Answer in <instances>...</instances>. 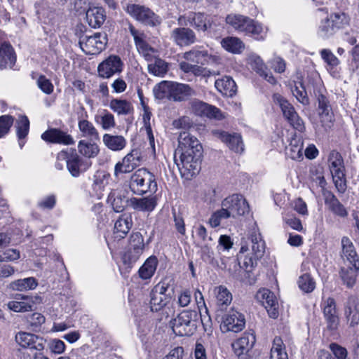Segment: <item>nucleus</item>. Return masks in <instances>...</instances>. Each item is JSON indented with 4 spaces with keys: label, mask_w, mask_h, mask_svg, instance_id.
Segmentation results:
<instances>
[{
    "label": "nucleus",
    "mask_w": 359,
    "mask_h": 359,
    "mask_svg": "<svg viewBox=\"0 0 359 359\" xmlns=\"http://www.w3.org/2000/svg\"><path fill=\"white\" fill-rule=\"evenodd\" d=\"M249 243L241 246L240 253L249 252L244 258L243 264L248 269L253 267L257 260L262 258L265 252V242L263 240L259 230L253 228L248 238Z\"/></svg>",
    "instance_id": "nucleus-1"
},
{
    "label": "nucleus",
    "mask_w": 359,
    "mask_h": 359,
    "mask_svg": "<svg viewBox=\"0 0 359 359\" xmlns=\"http://www.w3.org/2000/svg\"><path fill=\"white\" fill-rule=\"evenodd\" d=\"M203 158V151L174 154L175 162L182 177L189 180L199 173Z\"/></svg>",
    "instance_id": "nucleus-2"
},
{
    "label": "nucleus",
    "mask_w": 359,
    "mask_h": 359,
    "mask_svg": "<svg viewBox=\"0 0 359 359\" xmlns=\"http://www.w3.org/2000/svg\"><path fill=\"white\" fill-rule=\"evenodd\" d=\"M129 187L130 190L137 195L155 192L157 190L154 175L144 168L138 169L130 176Z\"/></svg>",
    "instance_id": "nucleus-3"
},
{
    "label": "nucleus",
    "mask_w": 359,
    "mask_h": 359,
    "mask_svg": "<svg viewBox=\"0 0 359 359\" xmlns=\"http://www.w3.org/2000/svg\"><path fill=\"white\" fill-rule=\"evenodd\" d=\"M272 99L275 104L280 107L283 117L288 121V123L295 130L301 133L304 132V123L297 113L294 106L285 97L279 93H274Z\"/></svg>",
    "instance_id": "nucleus-4"
},
{
    "label": "nucleus",
    "mask_w": 359,
    "mask_h": 359,
    "mask_svg": "<svg viewBox=\"0 0 359 359\" xmlns=\"http://www.w3.org/2000/svg\"><path fill=\"white\" fill-rule=\"evenodd\" d=\"M197 313L194 311H184L171 321L173 332L179 336H191L196 330Z\"/></svg>",
    "instance_id": "nucleus-5"
},
{
    "label": "nucleus",
    "mask_w": 359,
    "mask_h": 359,
    "mask_svg": "<svg viewBox=\"0 0 359 359\" xmlns=\"http://www.w3.org/2000/svg\"><path fill=\"white\" fill-rule=\"evenodd\" d=\"M107 36L104 32H97L92 36L83 35L79 38V46L87 55H97L105 49Z\"/></svg>",
    "instance_id": "nucleus-6"
},
{
    "label": "nucleus",
    "mask_w": 359,
    "mask_h": 359,
    "mask_svg": "<svg viewBox=\"0 0 359 359\" xmlns=\"http://www.w3.org/2000/svg\"><path fill=\"white\" fill-rule=\"evenodd\" d=\"M125 9L130 15L144 25L155 27L161 22L159 16L144 6L129 4Z\"/></svg>",
    "instance_id": "nucleus-7"
},
{
    "label": "nucleus",
    "mask_w": 359,
    "mask_h": 359,
    "mask_svg": "<svg viewBox=\"0 0 359 359\" xmlns=\"http://www.w3.org/2000/svg\"><path fill=\"white\" fill-rule=\"evenodd\" d=\"M172 280L165 278L156 285L150 292V309L151 311H158L163 309L169 300L167 292Z\"/></svg>",
    "instance_id": "nucleus-8"
},
{
    "label": "nucleus",
    "mask_w": 359,
    "mask_h": 359,
    "mask_svg": "<svg viewBox=\"0 0 359 359\" xmlns=\"http://www.w3.org/2000/svg\"><path fill=\"white\" fill-rule=\"evenodd\" d=\"M144 249V238L140 232L131 234L128 250L123 255L122 259L129 268L135 263L142 254Z\"/></svg>",
    "instance_id": "nucleus-9"
},
{
    "label": "nucleus",
    "mask_w": 359,
    "mask_h": 359,
    "mask_svg": "<svg viewBox=\"0 0 359 359\" xmlns=\"http://www.w3.org/2000/svg\"><path fill=\"white\" fill-rule=\"evenodd\" d=\"M142 161L141 153L138 149H133L125 156L121 161L114 166V176L117 178L121 174L129 173L140 165Z\"/></svg>",
    "instance_id": "nucleus-10"
},
{
    "label": "nucleus",
    "mask_w": 359,
    "mask_h": 359,
    "mask_svg": "<svg viewBox=\"0 0 359 359\" xmlns=\"http://www.w3.org/2000/svg\"><path fill=\"white\" fill-rule=\"evenodd\" d=\"M123 62L118 55H111L99 64L97 72L100 77L109 79L123 71Z\"/></svg>",
    "instance_id": "nucleus-11"
},
{
    "label": "nucleus",
    "mask_w": 359,
    "mask_h": 359,
    "mask_svg": "<svg viewBox=\"0 0 359 359\" xmlns=\"http://www.w3.org/2000/svg\"><path fill=\"white\" fill-rule=\"evenodd\" d=\"M222 205L227 209L233 217L244 215L249 212V205L245 198L240 194H233L226 197L222 202Z\"/></svg>",
    "instance_id": "nucleus-12"
},
{
    "label": "nucleus",
    "mask_w": 359,
    "mask_h": 359,
    "mask_svg": "<svg viewBox=\"0 0 359 359\" xmlns=\"http://www.w3.org/2000/svg\"><path fill=\"white\" fill-rule=\"evenodd\" d=\"M245 320L244 316L234 310L225 314L220 323V330L222 332H238L245 327Z\"/></svg>",
    "instance_id": "nucleus-13"
},
{
    "label": "nucleus",
    "mask_w": 359,
    "mask_h": 359,
    "mask_svg": "<svg viewBox=\"0 0 359 359\" xmlns=\"http://www.w3.org/2000/svg\"><path fill=\"white\" fill-rule=\"evenodd\" d=\"M255 298L264 306L271 318L276 319L278 316V303L272 292L268 289L262 288L257 292Z\"/></svg>",
    "instance_id": "nucleus-14"
},
{
    "label": "nucleus",
    "mask_w": 359,
    "mask_h": 359,
    "mask_svg": "<svg viewBox=\"0 0 359 359\" xmlns=\"http://www.w3.org/2000/svg\"><path fill=\"white\" fill-rule=\"evenodd\" d=\"M255 336L251 332H245L242 337L232 344L234 353L240 359H247L248 353L255 343Z\"/></svg>",
    "instance_id": "nucleus-15"
},
{
    "label": "nucleus",
    "mask_w": 359,
    "mask_h": 359,
    "mask_svg": "<svg viewBox=\"0 0 359 359\" xmlns=\"http://www.w3.org/2000/svg\"><path fill=\"white\" fill-rule=\"evenodd\" d=\"M182 57L185 60L201 65L217 63L219 60L218 57L209 54L208 51L202 47H195L185 52Z\"/></svg>",
    "instance_id": "nucleus-16"
},
{
    "label": "nucleus",
    "mask_w": 359,
    "mask_h": 359,
    "mask_svg": "<svg viewBox=\"0 0 359 359\" xmlns=\"http://www.w3.org/2000/svg\"><path fill=\"white\" fill-rule=\"evenodd\" d=\"M57 160L64 161L67 168L73 177H78L80 174L81 158L76 149H67L57 154Z\"/></svg>",
    "instance_id": "nucleus-17"
},
{
    "label": "nucleus",
    "mask_w": 359,
    "mask_h": 359,
    "mask_svg": "<svg viewBox=\"0 0 359 359\" xmlns=\"http://www.w3.org/2000/svg\"><path fill=\"white\" fill-rule=\"evenodd\" d=\"M203 151V147L199 140L187 132L180 134L178 138V147L175 149V154L190 153L191 151Z\"/></svg>",
    "instance_id": "nucleus-18"
},
{
    "label": "nucleus",
    "mask_w": 359,
    "mask_h": 359,
    "mask_svg": "<svg viewBox=\"0 0 359 359\" xmlns=\"http://www.w3.org/2000/svg\"><path fill=\"white\" fill-rule=\"evenodd\" d=\"M41 137L45 142L53 144L72 145L75 143L74 139L71 135L57 128L47 130L42 133Z\"/></svg>",
    "instance_id": "nucleus-19"
},
{
    "label": "nucleus",
    "mask_w": 359,
    "mask_h": 359,
    "mask_svg": "<svg viewBox=\"0 0 359 359\" xmlns=\"http://www.w3.org/2000/svg\"><path fill=\"white\" fill-rule=\"evenodd\" d=\"M17 343L22 348L41 351L45 347V340L35 334L20 332L15 336Z\"/></svg>",
    "instance_id": "nucleus-20"
},
{
    "label": "nucleus",
    "mask_w": 359,
    "mask_h": 359,
    "mask_svg": "<svg viewBox=\"0 0 359 359\" xmlns=\"http://www.w3.org/2000/svg\"><path fill=\"white\" fill-rule=\"evenodd\" d=\"M318 113L322 126L325 128H331L333 126L334 115L332 111L328 100L325 95H319L318 97Z\"/></svg>",
    "instance_id": "nucleus-21"
},
{
    "label": "nucleus",
    "mask_w": 359,
    "mask_h": 359,
    "mask_svg": "<svg viewBox=\"0 0 359 359\" xmlns=\"http://www.w3.org/2000/svg\"><path fill=\"white\" fill-rule=\"evenodd\" d=\"M170 37L178 46H189L196 41L194 32L186 27H177L172 29Z\"/></svg>",
    "instance_id": "nucleus-22"
},
{
    "label": "nucleus",
    "mask_w": 359,
    "mask_h": 359,
    "mask_svg": "<svg viewBox=\"0 0 359 359\" xmlns=\"http://www.w3.org/2000/svg\"><path fill=\"white\" fill-rule=\"evenodd\" d=\"M212 133L224 142L231 150L236 153L243 151V143L239 134H229L219 130H213Z\"/></svg>",
    "instance_id": "nucleus-23"
},
{
    "label": "nucleus",
    "mask_w": 359,
    "mask_h": 359,
    "mask_svg": "<svg viewBox=\"0 0 359 359\" xmlns=\"http://www.w3.org/2000/svg\"><path fill=\"white\" fill-rule=\"evenodd\" d=\"M7 305L9 309L15 312H26L33 309L34 301L32 297L17 294Z\"/></svg>",
    "instance_id": "nucleus-24"
},
{
    "label": "nucleus",
    "mask_w": 359,
    "mask_h": 359,
    "mask_svg": "<svg viewBox=\"0 0 359 359\" xmlns=\"http://www.w3.org/2000/svg\"><path fill=\"white\" fill-rule=\"evenodd\" d=\"M191 109L197 115H205L217 119H222L224 117L218 108L198 100L191 102Z\"/></svg>",
    "instance_id": "nucleus-25"
},
{
    "label": "nucleus",
    "mask_w": 359,
    "mask_h": 359,
    "mask_svg": "<svg viewBox=\"0 0 359 359\" xmlns=\"http://www.w3.org/2000/svg\"><path fill=\"white\" fill-rule=\"evenodd\" d=\"M16 62V55L13 48L8 43L0 46V69L12 68Z\"/></svg>",
    "instance_id": "nucleus-26"
},
{
    "label": "nucleus",
    "mask_w": 359,
    "mask_h": 359,
    "mask_svg": "<svg viewBox=\"0 0 359 359\" xmlns=\"http://www.w3.org/2000/svg\"><path fill=\"white\" fill-rule=\"evenodd\" d=\"M342 254L341 257L348 264H359V257L355 251L353 243L347 237L341 239Z\"/></svg>",
    "instance_id": "nucleus-27"
},
{
    "label": "nucleus",
    "mask_w": 359,
    "mask_h": 359,
    "mask_svg": "<svg viewBox=\"0 0 359 359\" xmlns=\"http://www.w3.org/2000/svg\"><path fill=\"white\" fill-rule=\"evenodd\" d=\"M216 89L223 95L233 97L237 91V86L234 80L229 76L218 79L215 82Z\"/></svg>",
    "instance_id": "nucleus-28"
},
{
    "label": "nucleus",
    "mask_w": 359,
    "mask_h": 359,
    "mask_svg": "<svg viewBox=\"0 0 359 359\" xmlns=\"http://www.w3.org/2000/svg\"><path fill=\"white\" fill-rule=\"evenodd\" d=\"M250 65L252 68L269 83L271 84H275L276 83V80L272 73L268 69L259 56H252L250 57Z\"/></svg>",
    "instance_id": "nucleus-29"
},
{
    "label": "nucleus",
    "mask_w": 359,
    "mask_h": 359,
    "mask_svg": "<svg viewBox=\"0 0 359 359\" xmlns=\"http://www.w3.org/2000/svg\"><path fill=\"white\" fill-rule=\"evenodd\" d=\"M102 142L107 149L113 151H120L127 145L126 139L118 135L105 133L102 137Z\"/></svg>",
    "instance_id": "nucleus-30"
},
{
    "label": "nucleus",
    "mask_w": 359,
    "mask_h": 359,
    "mask_svg": "<svg viewBox=\"0 0 359 359\" xmlns=\"http://www.w3.org/2000/svg\"><path fill=\"white\" fill-rule=\"evenodd\" d=\"M359 271V264H346L345 266H342L341 269L340 276L341 280L344 285L348 287H352L356 280Z\"/></svg>",
    "instance_id": "nucleus-31"
},
{
    "label": "nucleus",
    "mask_w": 359,
    "mask_h": 359,
    "mask_svg": "<svg viewBox=\"0 0 359 359\" xmlns=\"http://www.w3.org/2000/svg\"><path fill=\"white\" fill-rule=\"evenodd\" d=\"M86 18L91 27H100L105 21V11L101 7L90 8L86 11Z\"/></svg>",
    "instance_id": "nucleus-32"
},
{
    "label": "nucleus",
    "mask_w": 359,
    "mask_h": 359,
    "mask_svg": "<svg viewBox=\"0 0 359 359\" xmlns=\"http://www.w3.org/2000/svg\"><path fill=\"white\" fill-rule=\"evenodd\" d=\"M156 204L155 197L132 198L129 201L130 206L137 211L151 212Z\"/></svg>",
    "instance_id": "nucleus-33"
},
{
    "label": "nucleus",
    "mask_w": 359,
    "mask_h": 359,
    "mask_svg": "<svg viewBox=\"0 0 359 359\" xmlns=\"http://www.w3.org/2000/svg\"><path fill=\"white\" fill-rule=\"evenodd\" d=\"M243 32L255 39L260 41L265 39L266 29H265L259 22L249 18Z\"/></svg>",
    "instance_id": "nucleus-34"
},
{
    "label": "nucleus",
    "mask_w": 359,
    "mask_h": 359,
    "mask_svg": "<svg viewBox=\"0 0 359 359\" xmlns=\"http://www.w3.org/2000/svg\"><path fill=\"white\" fill-rule=\"evenodd\" d=\"M214 294L218 309L220 311L226 309L232 301V294L229 290L224 286L219 285L214 289Z\"/></svg>",
    "instance_id": "nucleus-35"
},
{
    "label": "nucleus",
    "mask_w": 359,
    "mask_h": 359,
    "mask_svg": "<svg viewBox=\"0 0 359 359\" xmlns=\"http://www.w3.org/2000/svg\"><path fill=\"white\" fill-rule=\"evenodd\" d=\"M171 100L182 101L195 95V91L187 84L172 82Z\"/></svg>",
    "instance_id": "nucleus-36"
},
{
    "label": "nucleus",
    "mask_w": 359,
    "mask_h": 359,
    "mask_svg": "<svg viewBox=\"0 0 359 359\" xmlns=\"http://www.w3.org/2000/svg\"><path fill=\"white\" fill-rule=\"evenodd\" d=\"M107 201L116 212H123L128 202L124 194L118 189H114L109 193Z\"/></svg>",
    "instance_id": "nucleus-37"
},
{
    "label": "nucleus",
    "mask_w": 359,
    "mask_h": 359,
    "mask_svg": "<svg viewBox=\"0 0 359 359\" xmlns=\"http://www.w3.org/2000/svg\"><path fill=\"white\" fill-rule=\"evenodd\" d=\"M132 217L128 215H122L114 224V234L116 237L124 238L132 227Z\"/></svg>",
    "instance_id": "nucleus-38"
},
{
    "label": "nucleus",
    "mask_w": 359,
    "mask_h": 359,
    "mask_svg": "<svg viewBox=\"0 0 359 359\" xmlns=\"http://www.w3.org/2000/svg\"><path fill=\"white\" fill-rule=\"evenodd\" d=\"M109 108L118 115H129L133 112V106L130 101L118 98L112 99Z\"/></svg>",
    "instance_id": "nucleus-39"
},
{
    "label": "nucleus",
    "mask_w": 359,
    "mask_h": 359,
    "mask_svg": "<svg viewBox=\"0 0 359 359\" xmlns=\"http://www.w3.org/2000/svg\"><path fill=\"white\" fill-rule=\"evenodd\" d=\"M78 128L82 136L91 140H99L100 135L94 125L86 118H79Z\"/></svg>",
    "instance_id": "nucleus-40"
},
{
    "label": "nucleus",
    "mask_w": 359,
    "mask_h": 359,
    "mask_svg": "<svg viewBox=\"0 0 359 359\" xmlns=\"http://www.w3.org/2000/svg\"><path fill=\"white\" fill-rule=\"evenodd\" d=\"M325 304L323 312L327 320V328L330 330H335L337 328V309L335 301L332 298H329Z\"/></svg>",
    "instance_id": "nucleus-41"
},
{
    "label": "nucleus",
    "mask_w": 359,
    "mask_h": 359,
    "mask_svg": "<svg viewBox=\"0 0 359 359\" xmlns=\"http://www.w3.org/2000/svg\"><path fill=\"white\" fill-rule=\"evenodd\" d=\"M221 45L226 51L233 54L241 53L245 49L244 43L237 37L228 36L221 41Z\"/></svg>",
    "instance_id": "nucleus-42"
},
{
    "label": "nucleus",
    "mask_w": 359,
    "mask_h": 359,
    "mask_svg": "<svg viewBox=\"0 0 359 359\" xmlns=\"http://www.w3.org/2000/svg\"><path fill=\"white\" fill-rule=\"evenodd\" d=\"M303 142L300 138L293 137L288 147L285 149L286 156L296 161H299L303 158L302 154Z\"/></svg>",
    "instance_id": "nucleus-43"
},
{
    "label": "nucleus",
    "mask_w": 359,
    "mask_h": 359,
    "mask_svg": "<svg viewBox=\"0 0 359 359\" xmlns=\"http://www.w3.org/2000/svg\"><path fill=\"white\" fill-rule=\"evenodd\" d=\"M337 18V14L333 13L330 18L322 20L319 26L318 35L323 39H327L334 34V19Z\"/></svg>",
    "instance_id": "nucleus-44"
},
{
    "label": "nucleus",
    "mask_w": 359,
    "mask_h": 359,
    "mask_svg": "<svg viewBox=\"0 0 359 359\" xmlns=\"http://www.w3.org/2000/svg\"><path fill=\"white\" fill-rule=\"evenodd\" d=\"M78 150L82 156L88 158L96 157L100 152L99 146L96 143L84 140L79 142Z\"/></svg>",
    "instance_id": "nucleus-45"
},
{
    "label": "nucleus",
    "mask_w": 359,
    "mask_h": 359,
    "mask_svg": "<svg viewBox=\"0 0 359 359\" xmlns=\"http://www.w3.org/2000/svg\"><path fill=\"white\" fill-rule=\"evenodd\" d=\"M157 264L158 259L156 257H149L139 269L140 277L144 280L151 278L156 270Z\"/></svg>",
    "instance_id": "nucleus-46"
},
{
    "label": "nucleus",
    "mask_w": 359,
    "mask_h": 359,
    "mask_svg": "<svg viewBox=\"0 0 359 359\" xmlns=\"http://www.w3.org/2000/svg\"><path fill=\"white\" fill-rule=\"evenodd\" d=\"M270 359H288L285 344L280 337L273 339L270 352Z\"/></svg>",
    "instance_id": "nucleus-47"
},
{
    "label": "nucleus",
    "mask_w": 359,
    "mask_h": 359,
    "mask_svg": "<svg viewBox=\"0 0 359 359\" xmlns=\"http://www.w3.org/2000/svg\"><path fill=\"white\" fill-rule=\"evenodd\" d=\"M17 135L19 139V146L20 148L25 144V139L29 133V121L26 116H20L16 123Z\"/></svg>",
    "instance_id": "nucleus-48"
},
{
    "label": "nucleus",
    "mask_w": 359,
    "mask_h": 359,
    "mask_svg": "<svg viewBox=\"0 0 359 359\" xmlns=\"http://www.w3.org/2000/svg\"><path fill=\"white\" fill-rule=\"evenodd\" d=\"M95 120L105 130L113 128L116 126L114 115L106 109L102 110L100 114L96 115Z\"/></svg>",
    "instance_id": "nucleus-49"
},
{
    "label": "nucleus",
    "mask_w": 359,
    "mask_h": 359,
    "mask_svg": "<svg viewBox=\"0 0 359 359\" xmlns=\"http://www.w3.org/2000/svg\"><path fill=\"white\" fill-rule=\"evenodd\" d=\"M172 82L163 81L154 88V93L157 99L171 100Z\"/></svg>",
    "instance_id": "nucleus-50"
},
{
    "label": "nucleus",
    "mask_w": 359,
    "mask_h": 359,
    "mask_svg": "<svg viewBox=\"0 0 359 359\" xmlns=\"http://www.w3.org/2000/svg\"><path fill=\"white\" fill-rule=\"evenodd\" d=\"M249 18L239 14H229L226 18V22L234 29L243 32Z\"/></svg>",
    "instance_id": "nucleus-51"
},
{
    "label": "nucleus",
    "mask_w": 359,
    "mask_h": 359,
    "mask_svg": "<svg viewBox=\"0 0 359 359\" xmlns=\"http://www.w3.org/2000/svg\"><path fill=\"white\" fill-rule=\"evenodd\" d=\"M36 286L37 282L33 277L18 279L13 281L10 284V287L12 290L18 291L34 290Z\"/></svg>",
    "instance_id": "nucleus-52"
},
{
    "label": "nucleus",
    "mask_w": 359,
    "mask_h": 359,
    "mask_svg": "<svg viewBox=\"0 0 359 359\" xmlns=\"http://www.w3.org/2000/svg\"><path fill=\"white\" fill-rule=\"evenodd\" d=\"M148 70L155 76H163L168 71V64L161 59H156L154 62L148 65Z\"/></svg>",
    "instance_id": "nucleus-53"
},
{
    "label": "nucleus",
    "mask_w": 359,
    "mask_h": 359,
    "mask_svg": "<svg viewBox=\"0 0 359 359\" xmlns=\"http://www.w3.org/2000/svg\"><path fill=\"white\" fill-rule=\"evenodd\" d=\"M190 25L198 31L205 32L208 29L207 17L203 13H194L189 18Z\"/></svg>",
    "instance_id": "nucleus-54"
},
{
    "label": "nucleus",
    "mask_w": 359,
    "mask_h": 359,
    "mask_svg": "<svg viewBox=\"0 0 359 359\" xmlns=\"http://www.w3.org/2000/svg\"><path fill=\"white\" fill-rule=\"evenodd\" d=\"M224 208L225 207L222 205V208L212 213L210 217L208 223L212 228L219 226L223 219L231 217L230 213L227 211V209H225Z\"/></svg>",
    "instance_id": "nucleus-55"
},
{
    "label": "nucleus",
    "mask_w": 359,
    "mask_h": 359,
    "mask_svg": "<svg viewBox=\"0 0 359 359\" xmlns=\"http://www.w3.org/2000/svg\"><path fill=\"white\" fill-rule=\"evenodd\" d=\"M292 92L299 102L304 105L309 104V100L302 83H299L298 84L295 83L294 86L292 88Z\"/></svg>",
    "instance_id": "nucleus-56"
},
{
    "label": "nucleus",
    "mask_w": 359,
    "mask_h": 359,
    "mask_svg": "<svg viewBox=\"0 0 359 359\" xmlns=\"http://www.w3.org/2000/svg\"><path fill=\"white\" fill-rule=\"evenodd\" d=\"M298 285L299 288L306 292H312L316 287L315 281L308 273L303 274L299 277Z\"/></svg>",
    "instance_id": "nucleus-57"
},
{
    "label": "nucleus",
    "mask_w": 359,
    "mask_h": 359,
    "mask_svg": "<svg viewBox=\"0 0 359 359\" xmlns=\"http://www.w3.org/2000/svg\"><path fill=\"white\" fill-rule=\"evenodd\" d=\"M20 257V252L16 249L6 248L0 250V262H14Z\"/></svg>",
    "instance_id": "nucleus-58"
},
{
    "label": "nucleus",
    "mask_w": 359,
    "mask_h": 359,
    "mask_svg": "<svg viewBox=\"0 0 359 359\" xmlns=\"http://www.w3.org/2000/svg\"><path fill=\"white\" fill-rule=\"evenodd\" d=\"M14 122V118L11 115L0 116V138L4 137L10 130Z\"/></svg>",
    "instance_id": "nucleus-59"
},
{
    "label": "nucleus",
    "mask_w": 359,
    "mask_h": 359,
    "mask_svg": "<svg viewBox=\"0 0 359 359\" xmlns=\"http://www.w3.org/2000/svg\"><path fill=\"white\" fill-rule=\"evenodd\" d=\"M144 39V34L143 32H140L138 36H136L134 41L138 50L144 55H147L149 51L153 52L154 50L148 45Z\"/></svg>",
    "instance_id": "nucleus-60"
},
{
    "label": "nucleus",
    "mask_w": 359,
    "mask_h": 359,
    "mask_svg": "<svg viewBox=\"0 0 359 359\" xmlns=\"http://www.w3.org/2000/svg\"><path fill=\"white\" fill-rule=\"evenodd\" d=\"M323 196L326 208L331 211L334 215H337V199L333 194L329 191H324Z\"/></svg>",
    "instance_id": "nucleus-61"
},
{
    "label": "nucleus",
    "mask_w": 359,
    "mask_h": 359,
    "mask_svg": "<svg viewBox=\"0 0 359 359\" xmlns=\"http://www.w3.org/2000/svg\"><path fill=\"white\" fill-rule=\"evenodd\" d=\"M36 83L38 87L46 94H50L53 91V85L49 79L45 76L41 75L37 81Z\"/></svg>",
    "instance_id": "nucleus-62"
},
{
    "label": "nucleus",
    "mask_w": 359,
    "mask_h": 359,
    "mask_svg": "<svg viewBox=\"0 0 359 359\" xmlns=\"http://www.w3.org/2000/svg\"><path fill=\"white\" fill-rule=\"evenodd\" d=\"M338 158V192L344 193L346 189V180L345 178L344 167L341 165Z\"/></svg>",
    "instance_id": "nucleus-63"
},
{
    "label": "nucleus",
    "mask_w": 359,
    "mask_h": 359,
    "mask_svg": "<svg viewBox=\"0 0 359 359\" xmlns=\"http://www.w3.org/2000/svg\"><path fill=\"white\" fill-rule=\"evenodd\" d=\"M330 350H321L318 353V359H337V344L330 345Z\"/></svg>",
    "instance_id": "nucleus-64"
}]
</instances>
